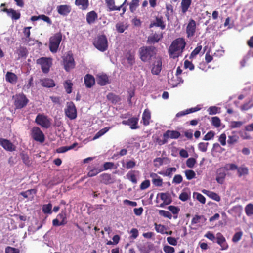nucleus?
<instances>
[{
    "instance_id": "obj_61",
    "label": "nucleus",
    "mask_w": 253,
    "mask_h": 253,
    "mask_svg": "<svg viewBox=\"0 0 253 253\" xmlns=\"http://www.w3.org/2000/svg\"><path fill=\"white\" fill-rule=\"evenodd\" d=\"M159 213L160 215L165 217H167L169 219H171L172 218V215L168 211L165 210H159Z\"/></svg>"
},
{
    "instance_id": "obj_14",
    "label": "nucleus",
    "mask_w": 253,
    "mask_h": 253,
    "mask_svg": "<svg viewBox=\"0 0 253 253\" xmlns=\"http://www.w3.org/2000/svg\"><path fill=\"white\" fill-rule=\"evenodd\" d=\"M71 7L69 5H60L56 7L58 14L60 15L66 16L68 15L71 11Z\"/></svg>"
},
{
    "instance_id": "obj_59",
    "label": "nucleus",
    "mask_w": 253,
    "mask_h": 253,
    "mask_svg": "<svg viewBox=\"0 0 253 253\" xmlns=\"http://www.w3.org/2000/svg\"><path fill=\"white\" fill-rule=\"evenodd\" d=\"M252 100H250L248 102L245 103L241 106L240 109L242 111H247L253 107V103H251Z\"/></svg>"
},
{
    "instance_id": "obj_48",
    "label": "nucleus",
    "mask_w": 253,
    "mask_h": 253,
    "mask_svg": "<svg viewBox=\"0 0 253 253\" xmlns=\"http://www.w3.org/2000/svg\"><path fill=\"white\" fill-rule=\"evenodd\" d=\"M237 170L239 177L247 175L248 173V169L245 167H238Z\"/></svg>"
},
{
    "instance_id": "obj_26",
    "label": "nucleus",
    "mask_w": 253,
    "mask_h": 253,
    "mask_svg": "<svg viewBox=\"0 0 253 253\" xmlns=\"http://www.w3.org/2000/svg\"><path fill=\"white\" fill-rule=\"evenodd\" d=\"M36 193L35 189H30L27 190L25 192H21L20 194L23 196L24 198H27L29 200H32L33 199L34 195Z\"/></svg>"
},
{
    "instance_id": "obj_37",
    "label": "nucleus",
    "mask_w": 253,
    "mask_h": 253,
    "mask_svg": "<svg viewBox=\"0 0 253 253\" xmlns=\"http://www.w3.org/2000/svg\"><path fill=\"white\" fill-rule=\"evenodd\" d=\"M31 28V27H27L24 28V34L25 36L26 37L24 39V42L28 44L29 45H31L32 43H30V29Z\"/></svg>"
},
{
    "instance_id": "obj_9",
    "label": "nucleus",
    "mask_w": 253,
    "mask_h": 253,
    "mask_svg": "<svg viewBox=\"0 0 253 253\" xmlns=\"http://www.w3.org/2000/svg\"><path fill=\"white\" fill-rule=\"evenodd\" d=\"M32 137L36 141L43 142L44 141V135L38 127H34L31 130Z\"/></svg>"
},
{
    "instance_id": "obj_55",
    "label": "nucleus",
    "mask_w": 253,
    "mask_h": 253,
    "mask_svg": "<svg viewBox=\"0 0 253 253\" xmlns=\"http://www.w3.org/2000/svg\"><path fill=\"white\" fill-rule=\"evenodd\" d=\"M102 171H103L102 169L94 168L90 170L88 172L87 175L89 177H93L96 175L98 173L101 172Z\"/></svg>"
},
{
    "instance_id": "obj_63",
    "label": "nucleus",
    "mask_w": 253,
    "mask_h": 253,
    "mask_svg": "<svg viewBox=\"0 0 253 253\" xmlns=\"http://www.w3.org/2000/svg\"><path fill=\"white\" fill-rule=\"evenodd\" d=\"M209 145L208 142H201L198 144V149L202 152H205L207 150Z\"/></svg>"
},
{
    "instance_id": "obj_45",
    "label": "nucleus",
    "mask_w": 253,
    "mask_h": 253,
    "mask_svg": "<svg viewBox=\"0 0 253 253\" xmlns=\"http://www.w3.org/2000/svg\"><path fill=\"white\" fill-rule=\"evenodd\" d=\"M128 26L126 24L122 23H117L116 25V28L117 31L119 33H123L127 28Z\"/></svg>"
},
{
    "instance_id": "obj_53",
    "label": "nucleus",
    "mask_w": 253,
    "mask_h": 253,
    "mask_svg": "<svg viewBox=\"0 0 253 253\" xmlns=\"http://www.w3.org/2000/svg\"><path fill=\"white\" fill-rule=\"evenodd\" d=\"M126 57L127 63L130 65H132L135 63V57L133 54L127 53Z\"/></svg>"
},
{
    "instance_id": "obj_44",
    "label": "nucleus",
    "mask_w": 253,
    "mask_h": 253,
    "mask_svg": "<svg viewBox=\"0 0 253 253\" xmlns=\"http://www.w3.org/2000/svg\"><path fill=\"white\" fill-rule=\"evenodd\" d=\"M100 181L105 183V184H108L111 182V178L110 175L106 173H104L103 174H101L100 176Z\"/></svg>"
},
{
    "instance_id": "obj_38",
    "label": "nucleus",
    "mask_w": 253,
    "mask_h": 253,
    "mask_svg": "<svg viewBox=\"0 0 253 253\" xmlns=\"http://www.w3.org/2000/svg\"><path fill=\"white\" fill-rule=\"evenodd\" d=\"M138 119L136 117L131 118L128 119L129 126L131 129H134L138 128L137 126Z\"/></svg>"
},
{
    "instance_id": "obj_13",
    "label": "nucleus",
    "mask_w": 253,
    "mask_h": 253,
    "mask_svg": "<svg viewBox=\"0 0 253 253\" xmlns=\"http://www.w3.org/2000/svg\"><path fill=\"white\" fill-rule=\"evenodd\" d=\"M162 70V60L160 57L156 58L153 65L151 72L153 75H159Z\"/></svg>"
},
{
    "instance_id": "obj_31",
    "label": "nucleus",
    "mask_w": 253,
    "mask_h": 253,
    "mask_svg": "<svg viewBox=\"0 0 253 253\" xmlns=\"http://www.w3.org/2000/svg\"><path fill=\"white\" fill-rule=\"evenodd\" d=\"M97 18V15L94 11L88 12L86 15V20L89 24L94 23Z\"/></svg>"
},
{
    "instance_id": "obj_1",
    "label": "nucleus",
    "mask_w": 253,
    "mask_h": 253,
    "mask_svg": "<svg viewBox=\"0 0 253 253\" xmlns=\"http://www.w3.org/2000/svg\"><path fill=\"white\" fill-rule=\"evenodd\" d=\"M185 45L186 42L183 38H178L174 40L168 49L169 57L175 59L181 56Z\"/></svg>"
},
{
    "instance_id": "obj_20",
    "label": "nucleus",
    "mask_w": 253,
    "mask_h": 253,
    "mask_svg": "<svg viewBox=\"0 0 253 253\" xmlns=\"http://www.w3.org/2000/svg\"><path fill=\"white\" fill-rule=\"evenodd\" d=\"M182 70L180 69L179 67H178L177 68L176 70V76L177 78V80L175 83H174L173 81V80L171 79L169 81V83L173 86V87H176L180 83H183V81L182 80V79L180 77H179V75H180L182 73Z\"/></svg>"
},
{
    "instance_id": "obj_16",
    "label": "nucleus",
    "mask_w": 253,
    "mask_h": 253,
    "mask_svg": "<svg viewBox=\"0 0 253 253\" xmlns=\"http://www.w3.org/2000/svg\"><path fill=\"white\" fill-rule=\"evenodd\" d=\"M0 144L5 149L10 151L15 150L14 145L9 140L0 138Z\"/></svg>"
},
{
    "instance_id": "obj_35",
    "label": "nucleus",
    "mask_w": 253,
    "mask_h": 253,
    "mask_svg": "<svg viewBox=\"0 0 253 253\" xmlns=\"http://www.w3.org/2000/svg\"><path fill=\"white\" fill-rule=\"evenodd\" d=\"M42 85L46 87H54L55 84L53 80L50 79H44L41 81Z\"/></svg>"
},
{
    "instance_id": "obj_15",
    "label": "nucleus",
    "mask_w": 253,
    "mask_h": 253,
    "mask_svg": "<svg viewBox=\"0 0 253 253\" xmlns=\"http://www.w3.org/2000/svg\"><path fill=\"white\" fill-rule=\"evenodd\" d=\"M226 174L223 168H219L217 170L216 173V181L220 184L224 183Z\"/></svg>"
},
{
    "instance_id": "obj_28",
    "label": "nucleus",
    "mask_w": 253,
    "mask_h": 253,
    "mask_svg": "<svg viewBox=\"0 0 253 253\" xmlns=\"http://www.w3.org/2000/svg\"><path fill=\"white\" fill-rule=\"evenodd\" d=\"M106 2L110 11L120 10V6H116L115 0H106Z\"/></svg>"
},
{
    "instance_id": "obj_42",
    "label": "nucleus",
    "mask_w": 253,
    "mask_h": 253,
    "mask_svg": "<svg viewBox=\"0 0 253 253\" xmlns=\"http://www.w3.org/2000/svg\"><path fill=\"white\" fill-rule=\"evenodd\" d=\"M235 132H233V135L228 136L227 143L230 145H233L238 141L239 137L238 135L234 134Z\"/></svg>"
},
{
    "instance_id": "obj_6",
    "label": "nucleus",
    "mask_w": 253,
    "mask_h": 253,
    "mask_svg": "<svg viewBox=\"0 0 253 253\" xmlns=\"http://www.w3.org/2000/svg\"><path fill=\"white\" fill-rule=\"evenodd\" d=\"M13 97L14 99V105L17 109L23 108L28 102V99L23 94L16 95Z\"/></svg>"
},
{
    "instance_id": "obj_57",
    "label": "nucleus",
    "mask_w": 253,
    "mask_h": 253,
    "mask_svg": "<svg viewBox=\"0 0 253 253\" xmlns=\"http://www.w3.org/2000/svg\"><path fill=\"white\" fill-rule=\"evenodd\" d=\"M52 207V205L51 204L49 203L46 205H44L42 207V211L44 213L50 214L51 213V209Z\"/></svg>"
},
{
    "instance_id": "obj_46",
    "label": "nucleus",
    "mask_w": 253,
    "mask_h": 253,
    "mask_svg": "<svg viewBox=\"0 0 253 253\" xmlns=\"http://www.w3.org/2000/svg\"><path fill=\"white\" fill-rule=\"evenodd\" d=\"M73 84L70 80H67L64 83V87L67 93L70 94L72 92Z\"/></svg>"
},
{
    "instance_id": "obj_50",
    "label": "nucleus",
    "mask_w": 253,
    "mask_h": 253,
    "mask_svg": "<svg viewBox=\"0 0 253 253\" xmlns=\"http://www.w3.org/2000/svg\"><path fill=\"white\" fill-rule=\"evenodd\" d=\"M139 0H132L129 4L131 12H133L139 5Z\"/></svg>"
},
{
    "instance_id": "obj_12",
    "label": "nucleus",
    "mask_w": 253,
    "mask_h": 253,
    "mask_svg": "<svg viewBox=\"0 0 253 253\" xmlns=\"http://www.w3.org/2000/svg\"><path fill=\"white\" fill-rule=\"evenodd\" d=\"M216 242L221 247V250H226L228 248V245L226 241L225 237L221 233H217L216 235Z\"/></svg>"
},
{
    "instance_id": "obj_43",
    "label": "nucleus",
    "mask_w": 253,
    "mask_h": 253,
    "mask_svg": "<svg viewBox=\"0 0 253 253\" xmlns=\"http://www.w3.org/2000/svg\"><path fill=\"white\" fill-rule=\"evenodd\" d=\"M155 229L158 233H160L162 234H168V232L166 231V228L164 225L161 224H155Z\"/></svg>"
},
{
    "instance_id": "obj_54",
    "label": "nucleus",
    "mask_w": 253,
    "mask_h": 253,
    "mask_svg": "<svg viewBox=\"0 0 253 253\" xmlns=\"http://www.w3.org/2000/svg\"><path fill=\"white\" fill-rule=\"evenodd\" d=\"M244 122L242 121H231L230 123V127L231 128H236L240 127Z\"/></svg>"
},
{
    "instance_id": "obj_62",
    "label": "nucleus",
    "mask_w": 253,
    "mask_h": 253,
    "mask_svg": "<svg viewBox=\"0 0 253 253\" xmlns=\"http://www.w3.org/2000/svg\"><path fill=\"white\" fill-rule=\"evenodd\" d=\"M5 253H20V251L18 249L8 246L5 249Z\"/></svg>"
},
{
    "instance_id": "obj_33",
    "label": "nucleus",
    "mask_w": 253,
    "mask_h": 253,
    "mask_svg": "<svg viewBox=\"0 0 253 253\" xmlns=\"http://www.w3.org/2000/svg\"><path fill=\"white\" fill-rule=\"evenodd\" d=\"M152 246L149 244H145L138 246L141 253H149L152 250Z\"/></svg>"
},
{
    "instance_id": "obj_17",
    "label": "nucleus",
    "mask_w": 253,
    "mask_h": 253,
    "mask_svg": "<svg viewBox=\"0 0 253 253\" xmlns=\"http://www.w3.org/2000/svg\"><path fill=\"white\" fill-rule=\"evenodd\" d=\"M18 80L17 76L11 72H7L5 75V81L11 84H15Z\"/></svg>"
},
{
    "instance_id": "obj_11",
    "label": "nucleus",
    "mask_w": 253,
    "mask_h": 253,
    "mask_svg": "<svg viewBox=\"0 0 253 253\" xmlns=\"http://www.w3.org/2000/svg\"><path fill=\"white\" fill-rule=\"evenodd\" d=\"M196 28V22L192 19H191L186 27V34L188 38L193 37L195 35Z\"/></svg>"
},
{
    "instance_id": "obj_24",
    "label": "nucleus",
    "mask_w": 253,
    "mask_h": 253,
    "mask_svg": "<svg viewBox=\"0 0 253 253\" xmlns=\"http://www.w3.org/2000/svg\"><path fill=\"white\" fill-rule=\"evenodd\" d=\"M150 177L152 178V183L156 186H161L163 184L162 179L156 173H152L150 174Z\"/></svg>"
},
{
    "instance_id": "obj_52",
    "label": "nucleus",
    "mask_w": 253,
    "mask_h": 253,
    "mask_svg": "<svg viewBox=\"0 0 253 253\" xmlns=\"http://www.w3.org/2000/svg\"><path fill=\"white\" fill-rule=\"evenodd\" d=\"M58 218L61 222V224H66L67 223L66 221V213L65 212H62L61 213L58 214L57 216Z\"/></svg>"
},
{
    "instance_id": "obj_10",
    "label": "nucleus",
    "mask_w": 253,
    "mask_h": 253,
    "mask_svg": "<svg viewBox=\"0 0 253 253\" xmlns=\"http://www.w3.org/2000/svg\"><path fill=\"white\" fill-rule=\"evenodd\" d=\"M37 124L45 128H48L50 126V122L48 118L42 114H38L35 119Z\"/></svg>"
},
{
    "instance_id": "obj_34",
    "label": "nucleus",
    "mask_w": 253,
    "mask_h": 253,
    "mask_svg": "<svg viewBox=\"0 0 253 253\" xmlns=\"http://www.w3.org/2000/svg\"><path fill=\"white\" fill-rule=\"evenodd\" d=\"M191 196V192L188 189L184 190L179 195V198L182 201H186L188 200Z\"/></svg>"
},
{
    "instance_id": "obj_40",
    "label": "nucleus",
    "mask_w": 253,
    "mask_h": 253,
    "mask_svg": "<svg viewBox=\"0 0 253 253\" xmlns=\"http://www.w3.org/2000/svg\"><path fill=\"white\" fill-rule=\"evenodd\" d=\"M220 108L215 106L210 107L207 109L208 114L210 115H213L220 113Z\"/></svg>"
},
{
    "instance_id": "obj_51",
    "label": "nucleus",
    "mask_w": 253,
    "mask_h": 253,
    "mask_svg": "<svg viewBox=\"0 0 253 253\" xmlns=\"http://www.w3.org/2000/svg\"><path fill=\"white\" fill-rule=\"evenodd\" d=\"M211 125L215 127H219L221 125V121L218 117H213L211 118Z\"/></svg>"
},
{
    "instance_id": "obj_5",
    "label": "nucleus",
    "mask_w": 253,
    "mask_h": 253,
    "mask_svg": "<svg viewBox=\"0 0 253 253\" xmlns=\"http://www.w3.org/2000/svg\"><path fill=\"white\" fill-rule=\"evenodd\" d=\"M66 116L71 120L77 117V110L75 104L72 102H68L65 108Z\"/></svg>"
},
{
    "instance_id": "obj_3",
    "label": "nucleus",
    "mask_w": 253,
    "mask_h": 253,
    "mask_svg": "<svg viewBox=\"0 0 253 253\" xmlns=\"http://www.w3.org/2000/svg\"><path fill=\"white\" fill-rule=\"evenodd\" d=\"M62 37L61 33H56L50 37L49 39V49L51 52L56 53L57 51L62 40Z\"/></svg>"
},
{
    "instance_id": "obj_36",
    "label": "nucleus",
    "mask_w": 253,
    "mask_h": 253,
    "mask_svg": "<svg viewBox=\"0 0 253 253\" xmlns=\"http://www.w3.org/2000/svg\"><path fill=\"white\" fill-rule=\"evenodd\" d=\"M77 145H78L77 143H74L72 145L69 146H66L61 147H59V148H58L57 149L56 151L58 153H65V152L68 151V150L73 149Z\"/></svg>"
},
{
    "instance_id": "obj_49",
    "label": "nucleus",
    "mask_w": 253,
    "mask_h": 253,
    "mask_svg": "<svg viewBox=\"0 0 253 253\" xmlns=\"http://www.w3.org/2000/svg\"><path fill=\"white\" fill-rule=\"evenodd\" d=\"M193 197L202 204H204L206 202L205 197L200 193L194 192Z\"/></svg>"
},
{
    "instance_id": "obj_4",
    "label": "nucleus",
    "mask_w": 253,
    "mask_h": 253,
    "mask_svg": "<svg viewBox=\"0 0 253 253\" xmlns=\"http://www.w3.org/2000/svg\"><path fill=\"white\" fill-rule=\"evenodd\" d=\"M94 46L99 51L104 52L108 48V41L104 35L98 36L94 41Z\"/></svg>"
},
{
    "instance_id": "obj_60",
    "label": "nucleus",
    "mask_w": 253,
    "mask_h": 253,
    "mask_svg": "<svg viewBox=\"0 0 253 253\" xmlns=\"http://www.w3.org/2000/svg\"><path fill=\"white\" fill-rule=\"evenodd\" d=\"M196 163V160L195 158H188L186 161V166L189 168H192L194 167Z\"/></svg>"
},
{
    "instance_id": "obj_23",
    "label": "nucleus",
    "mask_w": 253,
    "mask_h": 253,
    "mask_svg": "<svg viewBox=\"0 0 253 253\" xmlns=\"http://www.w3.org/2000/svg\"><path fill=\"white\" fill-rule=\"evenodd\" d=\"M84 84L88 88H90L95 84V79L94 77L89 74H87L84 78Z\"/></svg>"
},
{
    "instance_id": "obj_47",
    "label": "nucleus",
    "mask_w": 253,
    "mask_h": 253,
    "mask_svg": "<svg viewBox=\"0 0 253 253\" xmlns=\"http://www.w3.org/2000/svg\"><path fill=\"white\" fill-rule=\"evenodd\" d=\"M245 211L247 216H250L253 215V204H249L245 208Z\"/></svg>"
},
{
    "instance_id": "obj_7",
    "label": "nucleus",
    "mask_w": 253,
    "mask_h": 253,
    "mask_svg": "<svg viewBox=\"0 0 253 253\" xmlns=\"http://www.w3.org/2000/svg\"><path fill=\"white\" fill-rule=\"evenodd\" d=\"M37 63L40 65L43 72L47 73L51 65V59L49 58L42 57L37 59Z\"/></svg>"
},
{
    "instance_id": "obj_22",
    "label": "nucleus",
    "mask_w": 253,
    "mask_h": 253,
    "mask_svg": "<svg viewBox=\"0 0 253 253\" xmlns=\"http://www.w3.org/2000/svg\"><path fill=\"white\" fill-rule=\"evenodd\" d=\"M4 11L7 13V15L13 20H18L20 17V13L13 9H5Z\"/></svg>"
},
{
    "instance_id": "obj_21",
    "label": "nucleus",
    "mask_w": 253,
    "mask_h": 253,
    "mask_svg": "<svg viewBox=\"0 0 253 253\" xmlns=\"http://www.w3.org/2000/svg\"><path fill=\"white\" fill-rule=\"evenodd\" d=\"M180 135V133L177 131L167 130L164 134L163 136L165 138L167 139L169 138L171 139L178 138Z\"/></svg>"
},
{
    "instance_id": "obj_27",
    "label": "nucleus",
    "mask_w": 253,
    "mask_h": 253,
    "mask_svg": "<svg viewBox=\"0 0 253 253\" xmlns=\"http://www.w3.org/2000/svg\"><path fill=\"white\" fill-rule=\"evenodd\" d=\"M163 38V34L162 32L155 33L148 37V41L152 43H154L158 42Z\"/></svg>"
},
{
    "instance_id": "obj_32",
    "label": "nucleus",
    "mask_w": 253,
    "mask_h": 253,
    "mask_svg": "<svg viewBox=\"0 0 253 253\" xmlns=\"http://www.w3.org/2000/svg\"><path fill=\"white\" fill-rule=\"evenodd\" d=\"M192 0H182L181 3V11L185 13L187 11L188 8L191 4Z\"/></svg>"
},
{
    "instance_id": "obj_19",
    "label": "nucleus",
    "mask_w": 253,
    "mask_h": 253,
    "mask_svg": "<svg viewBox=\"0 0 253 253\" xmlns=\"http://www.w3.org/2000/svg\"><path fill=\"white\" fill-rule=\"evenodd\" d=\"M202 192L208 196L210 198L215 201L219 202L220 201V197L217 193L214 192L203 189L202 190Z\"/></svg>"
},
{
    "instance_id": "obj_18",
    "label": "nucleus",
    "mask_w": 253,
    "mask_h": 253,
    "mask_svg": "<svg viewBox=\"0 0 253 253\" xmlns=\"http://www.w3.org/2000/svg\"><path fill=\"white\" fill-rule=\"evenodd\" d=\"M97 83L100 85L103 86L109 83L108 76L106 74H98L96 78Z\"/></svg>"
},
{
    "instance_id": "obj_56",
    "label": "nucleus",
    "mask_w": 253,
    "mask_h": 253,
    "mask_svg": "<svg viewBox=\"0 0 253 253\" xmlns=\"http://www.w3.org/2000/svg\"><path fill=\"white\" fill-rule=\"evenodd\" d=\"M223 169L226 170H234L237 169L238 166L232 163L227 164L225 165Z\"/></svg>"
},
{
    "instance_id": "obj_2",
    "label": "nucleus",
    "mask_w": 253,
    "mask_h": 253,
    "mask_svg": "<svg viewBox=\"0 0 253 253\" xmlns=\"http://www.w3.org/2000/svg\"><path fill=\"white\" fill-rule=\"evenodd\" d=\"M140 58L145 62H149L156 54V49L152 46L142 47L139 49Z\"/></svg>"
},
{
    "instance_id": "obj_39",
    "label": "nucleus",
    "mask_w": 253,
    "mask_h": 253,
    "mask_svg": "<svg viewBox=\"0 0 253 253\" xmlns=\"http://www.w3.org/2000/svg\"><path fill=\"white\" fill-rule=\"evenodd\" d=\"M112 127L113 126L111 127H106L101 129L95 135L93 138V140H95L99 138L100 137L103 135L107 132H108L110 130V129H111Z\"/></svg>"
},
{
    "instance_id": "obj_41",
    "label": "nucleus",
    "mask_w": 253,
    "mask_h": 253,
    "mask_svg": "<svg viewBox=\"0 0 253 253\" xmlns=\"http://www.w3.org/2000/svg\"><path fill=\"white\" fill-rule=\"evenodd\" d=\"M135 172V171H130L126 175L127 179L134 184H136L137 183V179L136 178Z\"/></svg>"
},
{
    "instance_id": "obj_64",
    "label": "nucleus",
    "mask_w": 253,
    "mask_h": 253,
    "mask_svg": "<svg viewBox=\"0 0 253 253\" xmlns=\"http://www.w3.org/2000/svg\"><path fill=\"white\" fill-rule=\"evenodd\" d=\"M226 135L223 133H222L218 138V141L220 143L221 145L224 146L226 144Z\"/></svg>"
},
{
    "instance_id": "obj_30",
    "label": "nucleus",
    "mask_w": 253,
    "mask_h": 253,
    "mask_svg": "<svg viewBox=\"0 0 253 253\" xmlns=\"http://www.w3.org/2000/svg\"><path fill=\"white\" fill-rule=\"evenodd\" d=\"M75 4L82 10H85L88 6V0H76Z\"/></svg>"
},
{
    "instance_id": "obj_58",
    "label": "nucleus",
    "mask_w": 253,
    "mask_h": 253,
    "mask_svg": "<svg viewBox=\"0 0 253 253\" xmlns=\"http://www.w3.org/2000/svg\"><path fill=\"white\" fill-rule=\"evenodd\" d=\"M185 176L188 180H191L194 178L196 174L195 172L192 170H187L185 171Z\"/></svg>"
},
{
    "instance_id": "obj_25",
    "label": "nucleus",
    "mask_w": 253,
    "mask_h": 253,
    "mask_svg": "<svg viewBox=\"0 0 253 253\" xmlns=\"http://www.w3.org/2000/svg\"><path fill=\"white\" fill-rule=\"evenodd\" d=\"M158 196H160L161 199L164 202L165 205H169L172 202L170 195L168 193H161L158 194Z\"/></svg>"
},
{
    "instance_id": "obj_8",
    "label": "nucleus",
    "mask_w": 253,
    "mask_h": 253,
    "mask_svg": "<svg viewBox=\"0 0 253 253\" xmlns=\"http://www.w3.org/2000/svg\"><path fill=\"white\" fill-rule=\"evenodd\" d=\"M63 64L64 68L67 71H69L71 69L75 67V64L73 55L71 53H68L63 57Z\"/></svg>"
},
{
    "instance_id": "obj_29",
    "label": "nucleus",
    "mask_w": 253,
    "mask_h": 253,
    "mask_svg": "<svg viewBox=\"0 0 253 253\" xmlns=\"http://www.w3.org/2000/svg\"><path fill=\"white\" fill-rule=\"evenodd\" d=\"M151 119V113L148 109H145L142 114V121L144 125L149 124L150 120Z\"/></svg>"
}]
</instances>
